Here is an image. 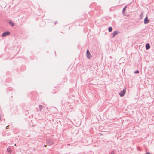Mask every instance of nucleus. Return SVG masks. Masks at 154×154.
<instances>
[{
  "instance_id": "f257e3e1",
  "label": "nucleus",
  "mask_w": 154,
  "mask_h": 154,
  "mask_svg": "<svg viewBox=\"0 0 154 154\" xmlns=\"http://www.w3.org/2000/svg\"><path fill=\"white\" fill-rule=\"evenodd\" d=\"M126 88H125L122 91H121L119 93V94L121 97H123L125 95L126 92Z\"/></svg>"
},
{
  "instance_id": "f03ea898",
  "label": "nucleus",
  "mask_w": 154,
  "mask_h": 154,
  "mask_svg": "<svg viewBox=\"0 0 154 154\" xmlns=\"http://www.w3.org/2000/svg\"><path fill=\"white\" fill-rule=\"evenodd\" d=\"M46 143L48 146H50L53 144L54 142L51 139H48L46 141Z\"/></svg>"
},
{
  "instance_id": "7ed1b4c3",
  "label": "nucleus",
  "mask_w": 154,
  "mask_h": 154,
  "mask_svg": "<svg viewBox=\"0 0 154 154\" xmlns=\"http://www.w3.org/2000/svg\"><path fill=\"white\" fill-rule=\"evenodd\" d=\"M86 57L88 59H90L92 57V55L88 49L86 51Z\"/></svg>"
},
{
  "instance_id": "20e7f679",
  "label": "nucleus",
  "mask_w": 154,
  "mask_h": 154,
  "mask_svg": "<svg viewBox=\"0 0 154 154\" xmlns=\"http://www.w3.org/2000/svg\"><path fill=\"white\" fill-rule=\"evenodd\" d=\"M11 110L13 112H16L18 111V109L17 106H14L11 108Z\"/></svg>"
},
{
  "instance_id": "39448f33",
  "label": "nucleus",
  "mask_w": 154,
  "mask_h": 154,
  "mask_svg": "<svg viewBox=\"0 0 154 154\" xmlns=\"http://www.w3.org/2000/svg\"><path fill=\"white\" fill-rule=\"evenodd\" d=\"M10 33L9 31H6L4 32L1 35L2 37H5L8 35H10Z\"/></svg>"
},
{
  "instance_id": "423d86ee",
  "label": "nucleus",
  "mask_w": 154,
  "mask_h": 154,
  "mask_svg": "<svg viewBox=\"0 0 154 154\" xmlns=\"http://www.w3.org/2000/svg\"><path fill=\"white\" fill-rule=\"evenodd\" d=\"M144 22L145 24H147L149 23V21L148 20L147 16H146V17L145 18Z\"/></svg>"
},
{
  "instance_id": "0eeeda50",
  "label": "nucleus",
  "mask_w": 154,
  "mask_h": 154,
  "mask_svg": "<svg viewBox=\"0 0 154 154\" xmlns=\"http://www.w3.org/2000/svg\"><path fill=\"white\" fill-rule=\"evenodd\" d=\"M45 23L43 21H42L40 22L39 25L41 27H42L45 26Z\"/></svg>"
},
{
  "instance_id": "6e6552de",
  "label": "nucleus",
  "mask_w": 154,
  "mask_h": 154,
  "mask_svg": "<svg viewBox=\"0 0 154 154\" xmlns=\"http://www.w3.org/2000/svg\"><path fill=\"white\" fill-rule=\"evenodd\" d=\"M119 33V32L117 31H115L112 33V38H114L116 35Z\"/></svg>"
},
{
  "instance_id": "1a4fd4ad",
  "label": "nucleus",
  "mask_w": 154,
  "mask_h": 154,
  "mask_svg": "<svg viewBox=\"0 0 154 154\" xmlns=\"http://www.w3.org/2000/svg\"><path fill=\"white\" fill-rule=\"evenodd\" d=\"M150 48V45L149 43H147L146 45V50H148Z\"/></svg>"
},
{
  "instance_id": "9d476101",
  "label": "nucleus",
  "mask_w": 154,
  "mask_h": 154,
  "mask_svg": "<svg viewBox=\"0 0 154 154\" xmlns=\"http://www.w3.org/2000/svg\"><path fill=\"white\" fill-rule=\"evenodd\" d=\"M7 151L8 152L10 153H11V152H12V150H11V149L9 148V147H8L7 148Z\"/></svg>"
},
{
  "instance_id": "9b49d317",
  "label": "nucleus",
  "mask_w": 154,
  "mask_h": 154,
  "mask_svg": "<svg viewBox=\"0 0 154 154\" xmlns=\"http://www.w3.org/2000/svg\"><path fill=\"white\" fill-rule=\"evenodd\" d=\"M39 111H41L42 110V109L44 108V106L42 105H39Z\"/></svg>"
},
{
  "instance_id": "f8f14e48",
  "label": "nucleus",
  "mask_w": 154,
  "mask_h": 154,
  "mask_svg": "<svg viewBox=\"0 0 154 154\" xmlns=\"http://www.w3.org/2000/svg\"><path fill=\"white\" fill-rule=\"evenodd\" d=\"M112 31V28L111 27H109L108 28V31L109 32H110Z\"/></svg>"
},
{
  "instance_id": "ddd939ff",
  "label": "nucleus",
  "mask_w": 154,
  "mask_h": 154,
  "mask_svg": "<svg viewBox=\"0 0 154 154\" xmlns=\"http://www.w3.org/2000/svg\"><path fill=\"white\" fill-rule=\"evenodd\" d=\"M126 6H125L123 9L122 13L124 14V11L126 10Z\"/></svg>"
},
{
  "instance_id": "4468645a",
  "label": "nucleus",
  "mask_w": 154,
  "mask_h": 154,
  "mask_svg": "<svg viewBox=\"0 0 154 154\" xmlns=\"http://www.w3.org/2000/svg\"><path fill=\"white\" fill-rule=\"evenodd\" d=\"M9 23L11 24L12 26H14V23H12L11 21H10L9 22Z\"/></svg>"
},
{
  "instance_id": "2eb2a0df",
  "label": "nucleus",
  "mask_w": 154,
  "mask_h": 154,
  "mask_svg": "<svg viewBox=\"0 0 154 154\" xmlns=\"http://www.w3.org/2000/svg\"><path fill=\"white\" fill-rule=\"evenodd\" d=\"M143 17V13H141L140 15V19H141Z\"/></svg>"
},
{
  "instance_id": "dca6fc26",
  "label": "nucleus",
  "mask_w": 154,
  "mask_h": 154,
  "mask_svg": "<svg viewBox=\"0 0 154 154\" xmlns=\"http://www.w3.org/2000/svg\"><path fill=\"white\" fill-rule=\"evenodd\" d=\"M139 72L138 70H137L136 71H135L134 72V73L135 74H138V73H139Z\"/></svg>"
},
{
  "instance_id": "f3484780",
  "label": "nucleus",
  "mask_w": 154,
  "mask_h": 154,
  "mask_svg": "<svg viewBox=\"0 0 154 154\" xmlns=\"http://www.w3.org/2000/svg\"><path fill=\"white\" fill-rule=\"evenodd\" d=\"M115 153V152L114 151H112L111 152V154H114Z\"/></svg>"
},
{
  "instance_id": "a211bd4d",
  "label": "nucleus",
  "mask_w": 154,
  "mask_h": 154,
  "mask_svg": "<svg viewBox=\"0 0 154 154\" xmlns=\"http://www.w3.org/2000/svg\"><path fill=\"white\" fill-rule=\"evenodd\" d=\"M57 22L56 21H55V22L54 23V24H57Z\"/></svg>"
},
{
  "instance_id": "6ab92c4d",
  "label": "nucleus",
  "mask_w": 154,
  "mask_h": 154,
  "mask_svg": "<svg viewBox=\"0 0 154 154\" xmlns=\"http://www.w3.org/2000/svg\"><path fill=\"white\" fill-rule=\"evenodd\" d=\"M146 154H150V153L149 152H147Z\"/></svg>"
},
{
  "instance_id": "aec40b11",
  "label": "nucleus",
  "mask_w": 154,
  "mask_h": 154,
  "mask_svg": "<svg viewBox=\"0 0 154 154\" xmlns=\"http://www.w3.org/2000/svg\"><path fill=\"white\" fill-rule=\"evenodd\" d=\"M44 146L45 147H46L47 146L45 145V144L44 145Z\"/></svg>"
},
{
  "instance_id": "412c9836",
  "label": "nucleus",
  "mask_w": 154,
  "mask_h": 154,
  "mask_svg": "<svg viewBox=\"0 0 154 154\" xmlns=\"http://www.w3.org/2000/svg\"><path fill=\"white\" fill-rule=\"evenodd\" d=\"M100 134L101 135H102V134L100 133Z\"/></svg>"
}]
</instances>
